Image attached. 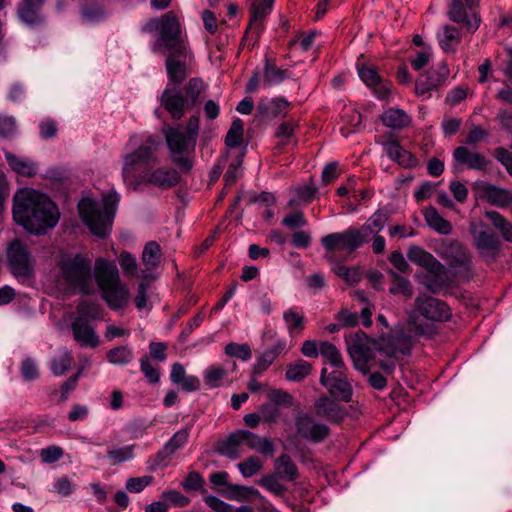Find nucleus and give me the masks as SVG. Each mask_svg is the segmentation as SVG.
<instances>
[{
	"instance_id": "1",
	"label": "nucleus",
	"mask_w": 512,
	"mask_h": 512,
	"mask_svg": "<svg viewBox=\"0 0 512 512\" xmlns=\"http://www.w3.org/2000/svg\"><path fill=\"white\" fill-rule=\"evenodd\" d=\"M160 142L156 136L148 135L140 140L137 136L130 138L123 154L122 180L125 187L131 191H138L146 185L161 189H169L179 182V174L173 168L156 167L158 164L156 153Z\"/></svg>"
},
{
	"instance_id": "2",
	"label": "nucleus",
	"mask_w": 512,
	"mask_h": 512,
	"mask_svg": "<svg viewBox=\"0 0 512 512\" xmlns=\"http://www.w3.org/2000/svg\"><path fill=\"white\" fill-rule=\"evenodd\" d=\"M59 215L55 203L34 189L23 188L14 195L13 218L32 234H42L55 227Z\"/></svg>"
},
{
	"instance_id": "3",
	"label": "nucleus",
	"mask_w": 512,
	"mask_h": 512,
	"mask_svg": "<svg viewBox=\"0 0 512 512\" xmlns=\"http://www.w3.org/2000/svg\"><path fill=\"white\" fill-rule=\"evenodd\" d=\"M119 201L120 195L113 189L103 195L101 203L91 198L79 202V214L94 235L105 237L110 232Z\"/></svg>"
},
{
	"instance_id": "4",
	"label": "nucleus",
	"mask_w": 512,
	"mask_h": 512,
	"mask_svg": "<svg viewBox=\"0 0 512 512\" xmlns=\"http://www.w3.org/2000/svg\"><path fill=\"white\" fill-rule=\"evenodd\" d=\"M94 277L102 298L113 309H123L130 300V292L126 285L120 282L116 264L104 258H98L94 265Z\"/></svg>"
},
{
	"instance_id": "5",
	"label": "nucleus",
	"mask_w": 512,
	"mask_h": 512,
	"mask_svg": "<svg viewBox=\"0 0 512 512\" xmlns=\"http://www.w3.org/2000/svg\"><path fill=\"white\" fill-rule=\"evenodd\" d=\"M199 132L198 116H191L185 127L168 126L163 129L172 161L182 170L189 171L192 162L184 155L193 151Z\"/></svg>"
},
{
	"instance_id": "6",
	"label": "nucleus",
	"mask_w": 512,
	"mask_h": 512,
	"mask_svg": "<svg viewBox=\"0 0 512 512\" xmlns=\"http://www.w3.org/2000/svg\"><path fill=\"white\" fill-rule=\"evenodd\" d=\"M147 32H158L152 50L155 53H162L163 49L171 48L184 41L182 37L181 24L173 11H169L158 18H152L144 26Z\"/></svg>"
},
{
	"instance_id": "7",
	"label": "nucleus",
	"mask_w": 512,
	"mask_h": 512,
	"mask_svg": "<svg viewBox=\"0 0 512 512\" xmlns=\"http://www.w3.org/2000/svg\"><path fill=\"white\" fill-rule=\"evenodd\" d=\"M408 259L426 270V274L417 275L419 281L432 293L438 292L443 285L445 267L431 253L412 245L407 252Z\"/></svg>"
},
{
	"instance_id": "8",
	"label": "nucleus",
	"mask_w": 512,
	"mask_h": 512,
	"mask_svg": "<svg viewBox=\"0 0 512 512\" xmlns=\"http://www.w3.org/2000/svg\"><path fill=\"white\" fill-rule=\"evenodd\" d=\"M60 272L65 281L83 293H90L94 289L91 273V262L84 256L63 255L59 263Z\"/></svg>"
},
{
	"instance_id": "9",
	"label": "nucleus",
	"mask_w": 512,
	"mask_h": 512,
	"mask_svg": "<svg viewBox=\"0 0 512 512\" xmlns=\"http://www.w3.org/2000/svg\"><path fill=\"white\" fill-rule=\"evenodd\" d=\"M7 260L11 273L20 282L30 283L34 279L35 261L20 241L10 243L7 248Z\"/></svg>"
},
{
	"instance_id": "10",
	"label": "nucleus",
	"mask_w": 512,
	"mask_h": 512,
	"mask_svg": "<svg viewBox=\"0 0 512 512\" xmlns=\"http://www.w3.org/2000/svg\"><path fill=\"white\" fill-rule=\"evenodd\" d=\"M435 252L449 266L459 272L472 269V256L468 248L456 239H441L435 246Z\"/></svg>"
},
{
	"instance_id": "11",
	"label": "nucleus",
	"mask_w": 512,
	"mask_h": 512,
	"mask_svg": "<svg viewBox=\"0 0 512 512\" xmlns=\"http://www.w3.org/2000/svg\"><path fill=\"white\" fill-rule=\"evenodd\" d=\"M469 232L479 256L489 262L495 261L501 253V242L498 236L481 221L470 222Z\"/></svg>"
},
{
	"instance_id": "12",
	"label": "nucleus",
	"mask_w": 512,
	"mask_h": 512,
	"mask_svg": "<svg viewBox=\"0 0 512 512\" xmlns=\"http://www.w3.org/2000/svg\"><path fill=\"white\" fill-rule=\"evenodd\" d=\"M418 316L434 322H443L450 319L451 311L443 301L426 294H420L415 299L414 311L410 316L413 325H416Z\"/></svg>"
},
{
	"instance_id": "13",
	"label": "nucleus",
	"mask_w": 512,
	"mask_h": 512,
	"mask_svg": "<svg viewBox=\"0 0 512 512\" xmlns=\"http://www.w3.org/2000/svg\"><path fill=\"white\" fill-rule=\"evenodd\" d=\"M364 243L361 234L354 227H349L343 232L328 234L321 239V244L327 251L341 250L354 252Z\"/></svg>"
},
{
	"instance_id": "14",
	"label": "nucleus",
	"mask_w": 512,
	"mask_h": 512,
	"mask_svg": "<svg viewBox=\"0 0 512 512\" xmlns=\"http://www.w3.org/2000/svg\"><path fill=\"white\" fill-rule=\"evenodd\" d=\"M450 21L462 24L469 33H474L481 24V17L477 8H468L462 0H451L446 11Z\"/></svg>"
},
{
	"instance_id": "15",
	"label": "nucleus",
	"mask_w": 512,
	"mask_h": 512,
	"mask_svg": "<svg viewBox=\"0 0 512 512\" xmlns=\"http://www.w3.org/2000/svg\"><path fill=\"white\" fill-rule=\"evenodd\" d=\"M412 337L403 329H394L389 335L383 337L379 344V350L386 356L398 359L408 355L413 347Z\"/></svg>"
},
{
	"instance_id": "16",
	"label": "nucleus",
	"mask_w": 512,
	"mask_h": 512,
	"mask_svg": "<svg viewBox=\"0 0 512 512\" xmlns=\"http://www.w3.org/2000/svg\"><path fill=\"white\" fill-rule=\"evenodd\" d=\"M320 383L329 390L331 395L338 396L344 402L352 400L353 391L344 373V367L334 368L329 374H327V369L323 368Z\"/></svg>"
},
{
	"instance_id": "17",
	"label": "nucleus",
	"mask_w": 512,
	"mask_h": 512,
	"mask_svg": "<svg viewBox=\"0 0 512 512\" xmlns=\"http://www.w3.org/2000/svg\"><path fill=\"white\" fill-rule=\"evenodd\" d=\"M161 102L167 112L175 120L181 119L185 111L192 108L189 100H186L181 94L179 87L167 85L164 89Z\"/></svg>"
},
{
	"instance_id": "18",
	"label": "nucleus",
	"mask_w": 512,
	"mask_h": 512,
	"mask_svg": "<svg viewBox=\"0 0 512 512\" xmlns=\"http://www.w3.org/2000/svg\"><path fill=\"white\" fill-rule=\"evenodd\" d=\"M476 189L482 199L496 207L506 208L512 205L511 190L498 187L485 181L477 183Z\"/></svg>"
},
{
	"instance_id": "19",
	"label": "nucleus",
	"mask_w": 512,
	"mask_h": 512,
	"mask_svg": "<svg viewBox=\"0 0 512 512\" xmlns=\"http://www.w3.org/2000/svg\"><path fill=\"white\" fill-rule=\"evenodd\" d=\"M368 337L365 333H356L349 344V354L353 360L354 366L362 373L368 371V361L371 357Z\"/></svg>"
},
{
	"instance_id": "20",
	"label": "nucleus",
	"mask_w": 512,
	"mask_h": 512,
	"mask_svg": "<svg viewBox=\"0 0 512 512\" xmlns=\"http://www.w3.org/2000/svg\"><path fill=\"white\" fill-rule=\"evenodd\" d=\"M453 159L455 161V171H460V166H465L471 170L483 171L489 164V160L483 154L471 151L465 146H459L454 150Z\"/></svg>"
},
{
	"instance_id": "21",
	"label": "nucleus",
	"mask_w": 512,
	"mask_h": 512,
	"mask_svg": "<svg viewBox=\"0 0 512 512\" xmlns=\"http://www.w3.org/2000/svg\"><path fill=\"white\" fill-rule=\"evenodd\" d=\"M275 0H253L250 9V21L246 34L258 38L263 30L265 18L272 12Z\"/></svg>"
},
{
	"instance_id": "22",
	"label": "nucleus",
	"mask_w": 512,
	"mask_h": 512,
	"mask_svg": "<svg viewBox=\"0 0 512 512\" xmlns=\"http://www.w3.org/2000/svg\"><path fill=\"white\" fill-rule=\"evenodd\" d=\"M297 433L310 441L321 442L329 435V427L316 422L308 415H301L296 420Z\"/></svg>"
},
{
	"instance_id": "23",
	"label": "nucleus",
	"mask_w": 512,
	"mask_h": 512,
	"mask_svg": "<svg viewBox=\"0 0 512 512\" xmlns=\"http://www.w3.org/2000/svg\"><path fill=\"white\" fill-rule=\"evenodd\" d=\"M190 434V428L186 427L177 431L171 439L164 445V447L158 451L155 457V463L157 466L165 467L169 464L174 453L182 448L188 441Z\"/></svg>"
},
{
	"instance_id": "24",
	"label": "nucleus",
	"mask_w": 512,
	"mask_h": 512,
	"mask_svg": "<svg viewBox=\"0 0 512 512\" xmlns=\"http://www.w3.org/2000/svg\"><path fill=\"white\" fill-rule=\"evenodd\" d=\"M74 340L82 347H97L99 337L87 319L75 317L71 323Z\"/></svg>"
},
{
	"instance_id": "25",
	"label": "nucleus",
	"mask_w": 512,
	"mask_h": 512,
	"mask_svg": "<svg viewBox=\"0 0 512 512\" xmlns=\"http://www.w3.org/2000/svg\"><path fill=\"white\" fill-rule=\"evenodd\" d=\"M462 37L461 29L451 24H443L436 33L438 45L445 54H455Z\"/></svg>"
},
{
	"instance_id": "26",
	"label": "nucleus",
	"mask_w": 512,
	"mask_h": 512,
	"mask_svg": "<svg viewBox=\"0 0 512 512\" xmlns=\"http://www.w3.org/2000/svg\"><path fill=\"white\" fill-rule=\"evenodd\" d=\"M389 218L390 212L387 209H378L369 217L364 225L357 229L361 234L362 240L365 243L369 242L374 234H378L383 230Z\"/></svg>"
},
{
	"instance_id": "27",
	"label": "nucleus",
	"mask_w": 512,
	"mask_h": 512,
	"mask_svg": "<svg viewBox=\"0 0 512 512\" xmlns=\"http://www.w3.org/2000/svg\"><path fill=\"white\" fill-rule=\"evenodd\" d=\"M4 157L9 167L18 175L33 177L37 174L38 165L28 157L18 156L8 150H4Z\"/></svg>"
},
{
	"instance_id": "28",
	"label": "nucleus",
	"mask_w": 512,
	"mask_h": 512,
	"mask_svg": "<svg viewBox=\"0 0 512 512\" xmlns=\"http://www.w3.org/2000/svg\"><path fill=\"white\" fill-rule=\"evenodd\" d=\"M290 109V103L284 98L261 99L257 110L261 117H284Z\"/></svg>"
},
{
	"instance_id": "29",
	"label": "nucleus",
	"mask_w": 512,
	"mask_h": 512,
	"mask_svg": "<svg viewBox=\"0 0 512 512\" xmlns=\"http://www.w3.org/2000/svg\"><path fill=\"white\" fill-rule=\"evenodd\" d=\"M170 380L179 385L186 392H195L200 389V380L197 376L187 375L185 368L180 363H174L170 372Z\"/></svg>"
},
{
	"instance_id": "30",
	"label": "nucleus",
	"mask_w": 512,
	"mask_h": 512,
	"mask_svg": "<svg viewBox=\"0 0 512 512\" xmlns=\"http://www.w3.org/2000/svg\"><path fill=\"white\" fill-rule=\"evenodd\" d=\"M245 445L242 430L232 433L229 437L221 440L216 445V451L229 459H237L242 454V446Z\"/></svg>"
},
{
	"instance_id": "31",
	"label": "nucleus",
	"mask_w": 512,
	"mask_h": 512,
	"mask_svg": "<svg viewBox=\"0 0 512 512\" xmlns=\"http://www.w3.org/2000/svg\"><path fill=\"white\" fill-rule=\"evenodd\" d=\"M244 444L251 450H255L266 457H272L275 453V446L269 438H262L248 430H242Z\"/></svg>"
},
{
	"instance_id": "32",
	"label": "nucleus",
	"mask_w": 512,
	"mask_h": 512,
	"mask_svg": "<svg viewBox=\"0 0 512 512\" xmlns=\"http://www.w3.org/2000/svg\"><path fill=\"white\" fill-rule=\"evenodd\" d=\"M316 414L328 420L339 422L344 416V410L332 398L321 397L315 402Z\"/></svg>"
},
{
	"instance_id": "33",
	"label": "nucleus",
	"mask_w": 512,
	"mask_h": 512,
	"mask_svg": "<svg viewBox=\"0 0 512 512\" xmlns=\"http://www.w3.org/2000/svg\"><path fill=\"white\" fill-rule=\"evenodd\" d=\"M284 481L294 482L298 476V468L287 454H282L274 462V473Z\"/></svg>"
},
{
	"instance_id": "34",
	"label": "nucleus",
	"mask_w": 512,
	"mask_h": 512,
	"mask_svg": "<svg viewBox=\"0 0 512 512\" xmlns=\"http://www.w3.org/2000/svg\"><path fill=\"white\" fill-rule=\"evenodd\" d=\"M381 121L386 127L401 130L411 124V117L402 109L388 108L381 115Z\"/></svg>"
},
{
	"instance_id": "35",
	"label": "nucleus",
	"mask_w": 512,
	"mask_h": 512,
	"mask_svg": "<svg viewBox=\"0 0 512 512\" xmlns=\"http://www.w3.org/2000/svg\"><path fill=\"white\" fill-rule=\"evenodd\" d=\"M384 153L393 161L403 166H411L416 162V159L403 149L398 141L392 140L383 143Z\"/></svg>"
},
{
	"instance_id": "36",
	"label": "nucleus",
	"mask_w": 512,
	"mask_h": 512,
	"mask_svg": "<svg viewBox=\"0 0 512 512\" xmlns=\"http://www.w3.org/2000/svg\"><path fill=\"white\" fill-rule=\"evenodd\" d=\"M228 373V368L223 365H211L203 373L204 383L210 389L221 387L226 383L229 384L231 381H228Z\"/></svg>"
},
{
	"instance_id": "37",
	"label": "nucleus",
	"mask_w": 512,
	"mask_h": 512,
	"mask_svg": "<svg viewBox=\"0 0 512 512\" xmlns=\"http://www.w3.org/2000/svg\"><path fill=\"white\" fill-rule=\"evenodd\" d=\"M73 360L74 359L70 350H68L66 347L59 348L55 355L51 358V372L56 377L63 376L70 369Z\"/></svg>"
},
{
	"instance_id": "38",
	"label": "nucleus",
	"mask_w": 512,
	"mask_h": 512,
	"mask_svg": "<svg viewBox=\"0 0 512 512\" xmlns=\"http://www.w3.org/2000/svg\"><path fill=\"white\" fill-rule=\"evenodd\" d=\"M43 0H22L18 14L20 19L28 25H34L41 21L40 8Z\"/></svg>"
},
{
	"instance_id": "39",
	"label": "nucleus",
	"mask_w": 512,
	"mask_h": 512,
	"mask_svg": "<svg viewBox=\"0 0 512 512\" xmlns=\"http://www.w3.org/2000/svg\"><path fill=\"white\" fill-rule=\"evenodd\" d=\"M424 219L427 225L441 235L452 233L451 223L444 219L434 207H428L424 211Z\"/></svg>"
},
{
	"instance_id": "40",
	"label": "nucleus",
	"mask_w": 512,
	"mask_h": 512,
	"mask_svg": "<svg viewBox=\"0 0 512 512\" xmlns=\"http://www.w3.org/2000/svg\"><path fill=\"white\" fill-rule=\"evenodd\" d=\"M167 51L169 52L167 58H172L176 64H180L188 68L191 67L194 55L185 40L175 44V46L171 48L163 49L161 54H165Z\"/></svg>"
},
{
	"instance_id": "41",
	"label": "nucleus",
	"mask_w": 512,
	"mask_h": 512,
	"mask_svg": "<svg viewBox=\"0 0 512 512\" xmlns=\"http://www.w3.org/2000/svg\"><path fill=\"white\" fill-rule=\"evenodd\" d=\"M485 217L490 220L496 230H498L502 238L512 243V223L497 211H486Z\"/></svg>"
},
{
	"instance_id": "42",
	"label": "nucleus",
	"mask_w": 512,
	"mask_h": 512,
	"mask_svg": "<svg viewBox=\"0 0 512 512\" xmlns=\"http://www.w3.org/2000/svg\"><path fill=\"white\" fill-rule=\"evenodd\" d=\"M283 320L290 336L299 334L304 329V314L298 308H290L283 313Z\"/></svg>"
},
{
	"instance_id": "43",
	"label": "nucleus",
	"mask_w": 512,
	"mask_h": 512,
	"mask_svg": "<svg viewBox=\"0 0 512 512\" xmlns=\"http://www.w3.org/2000/svg\"><path fill=\"white\" fill-rule=\"evenodd\" d=\"M166 70L169 79L167 85L178 87L186 79L189 68L176 64L172 58H166Z\"/></svg>"
},
{
	"instance_id": "44",
	"label": "nucleus",
	"mask_w": 512,
	"mask_h": 512,
	"mask_svg": "<svg viewBox=\"0 0 512 512\" xmlns=\"http://www.w3.org/2000/svg\"><path fill=\"white\" fill-rule=\"evenodd\" d=\"M161 247L155 241L148 242L142 252V262L147 270L155 269L161 262Z\"/></svg>"
},
{
	"instance_id": "45",
	"label": "nucleus",
	"mask_w": 512,
	"mask_h": 512,
	"mask_svg": "<svg viewBox=\"0 0 512 512\" xmlns=\"http://www.w3.org/2000/svg\"><path fill=\"white\" fill-rule=\"evenodd\" d=\"M320 354L325 359V363H329L334 368H343L344 362L339 350L330 342H321Z\"/></svg>"
},
{
	"instance_id": "46",
	"label": "nucleus",
	"mask_w": 512,
	"mask_h": 512,
	"mask_svg": "<svg viewBox=\"0 0 512 512\" xmlns=\"http://www.w3.org/2000/svg\"><path fill=\"white\" fill-rule=\"evenodd\" d=\"M312 370V366L304 360H298L287 366L286 378L289 381H301L305 379Z\"/></svg>"
},
{
	"instance_id": "47",
	"label": "nucleus",
	"mask_w": 512,
	"mask_h": 512,
	"mask_svg": "<svg viewBox=\"0 0 512 512\" xmlns=\"http://www.w3.org/2000/svg\"><path fill=\"white\" fill-rule=\"evenodd\" d=\"M281 480L282 479L275 474H267L260 479L259 485H261L273 495L277 497H283L287 491V488L281 482Z\"/></svg>"
},
{
	"instance_id": "48",
	"label": "nucleus",
	"mask_w": 512,
	"mask_h": 512,
	"mask_svg": "<svg viewBox=\"0 0 512 512\" xmlns=\"http://www.w3.org/2000/svg\"><path fill=\"white\" fill-rule=\"evenodd\" d=\"M75 490L76 485L68 478V476L63 475L54 479L50 491L62 498H66L71 496Z\"/></svg>"
},
{
	"instance_id": "49",
	"label": "nucleus",
	"mask_w": 512,
	"mask_h": 512,
	"mask_svg": "<svg viewBox=\"0 0 512 512\" xmlns=\"http://www.w3.org/2000/svg\"><path fill=\"white\" fill-rule=\"evenodd\" d=\"M389 275L392 277L393 285L389 291L391 294H403L407 297H411L413 294V288L410 281L396 272L390 270Z\"/></svg>"
},
{
	"instance_id": "50",
	"label": "nucleus",
	"mask_w": 512,
	"mask_h": 512,
	"mask_svg": "<svg viewBox=\"0 0 512 512\" xmlns=\"http://www.w3.org/2000/svg\"><path fill=\"white\" fill-rule=\"evenodd\" d=\"M133 359V353L127 346H119L107 352V360L114 365H126Z\"/></svg>"
},
{
	"instance_id": "51",
	"label": "nucleus",
	"mask_w": 512,
	"mask_h": 512,
	"mask_svg": "<svg viewBox=\"0 0 512 512\" xmlns=\"http://www.w3.org/2000/svg\"><path fill=\"white\" fill-rule=\"evenodd\" d=\"M287 77L286 71L278 68L266 59L264 67V82L269 85H278Z\"/></svg>"
},
{
	"instance_id": "52",
	"label": "nucleus",
	"mask_w": 512,
	"mask_h": 512,
	"mask_svg": "<svg viewBox=\"0 0 512 512\" xmlns=\"http://www.w3.org/2000/svg\"><path fill=\"white\" fill-rule=\"evenodd\" d=\"M107 456L113 465L129 461L134 457V445L108 449Z\"/></svg>"
},
{
	"instance_id": "53",
	"label": "nucleus",
	"mask_w": 512,
	"mask_h": 512,
	"mask_svg": "<svg viewBox=\"0 0 512 512\" xmlns=\"http://www.w3.org/2000/svg\"><path fill=\"white\" fill-rule=\"evenodd\" d=\"M244 133V125L241 119H235L227 135L225 137V143L228 147L234 148L241 144Z\"/></svg>"
},
{
	"instance_id": "54",
	"label": "nucleus",
	"mask_w": 512,
	"mask_h": 512,
	"mask_svg": "<svg viewBox=\"0 0 512 512\" xmlns=\"http://www.w3.org/2000/svg\"><path fill=\"white\" fill-rule=\"evenodd\" d=\"M237 467L243 477L250 478L262 470L263 462L256 456H250L243 462L238 463Z\"/></svg>"
},
{
	"instance_id": "55",
	"label": "nucleus",
	"mask_w": 512,
	"mask_h": 512,
	"mask_svg": "<svg viewBox=\"0 0 512 512\" xmlns=\"http://www.w3.org/2000/svg\"><path fill=\"white\" fill-rule=\"evenodd\" d=\"M249 496L258 497L263 500V496H261L260 492L253 487H242L238 485H231L229 487V492L227 493V497L233 500L244 501Z\"/></svg>"
},
{
	"instance_id": "56",
	"label": "nucleus",
	"mask_w": 512,
	"mask_h": 512,
	"mask_svg": "<svg viewBox=\"0 0 512 512\" xmlns=\"http://www.w3.org/2000/svg\"><path fill=\"white\" fill-rule=\"evenodd\" d=\"M92 321L99 318V307L97 304L92 302L83 301L78 304L76 308V316Z\"/></svg>"
},
{
	"instance_id": "57",
	"label": "nucleus",
	"mask_w": 512,
	"mask_h": 512,
	"mask_svg": "<svg viewBox=\"0 0 512 512\" xmlns=\"http://www.w3.org/2000/svg\"><path fill=\"white\" fill-rule=\"evenodd\" d=\"M204 89V83L198 78H192L189 80L186 86V100H189L191 107H194L198 101V98Z\"/></svg>"
},
{
	"instance_id": "58",
	"label": "nucleus",
	"mask_w": 512,
	"mask_h": 512,
	"mask_svg": "<svg viewBox=\"0 0 512 512\" xmlns=\"http://www.w3.org/2000/svg\"><path fill=\"white\" fill-rule=\"evenodd\" d=\"M357 70L361 80L370 88L381 80L377 71L371 66L358 63Z\"/></svg>"
},
{
	"instance_id": "59",
	"label": "nucleus",
	"mask_w": 512,
	"mask_h": 512,
	"mask_svg": "<svg viewBox=\"0 0 512 512\" xmlns=\"http://www.w3.org/2000/svg\"><path fill=\"white\" fill-rule=\"evenodd\" d=\"M225 353L228 356L236 357L247 361L251 358V349L248 344H237V343H229L225 347Z\"/></svg>"
},
{
	"instance_id": "60",
	"label": "nucleus",
	"mask_w": 512,
	"mask_h": 512,
	"mask_svg": "<svg viewBox=\"0 0 512 512\" xmlns=\"http://www.w3.org/2000/svg\"><path fill=\"white\" fill-rule=\"evenodd\" d=\"M270 402L274 405L291 406L293 404V396L281 389H270L267 395Z\"/></svg>"
},
{
	"instance_id": "61",
	"label": "nucleus",
	"mask_w": 512,
	"mask_h": 512,
	"mask_svg": "<svg viewBox=\"0 0 512 512\" xmlns=\"http://www.w3.org/2000/svg\"><path fill=\"white\" fill-rule=\"evenodd\" d=\"M39 455L43 463L51 464L60 460L64 455V451L60 446L51 445L41 449Z\"/></svg>"
},
{
	"instance_id": "62",
	"label": "nucleus",
	"mask_w": 512,
	"mask_h": 512,
	"mask_svg": "<svg viewBox=\"0 0 512 512\" xmlns=\"http://www.w3.org/2000/svg\"><path fill=\"white\" fill-rule=\"evenodd\" d=\"M153 481V477L145 475L142 477L129 478L126 482V489L131 493H140Z\"/></svg>"
},
{
	"instance_id": "63",
	"label": "nucleus",
	"mask_w": 512,
	"mask_h": 512,
	"mask_svg": "<svg viewBox=\"0 0 512 512\" xmlns=\"http://www.w3.org/2000/svg\"><path fill=\"white\" fill-rule=\"evenodd\" d=\"M161 497L175 507H185L190 502L185 495L176 490H166L161 494Z\"/></svg>"
},
{
	"instance_id": "64",
	"label": "nucleus",
	"mask_w": 512,
	"mask_h": 512,
	"mask_svg": "<svg viewBox=\"0 0 512 512\" xmlns=\"http://www.w3.org/2000/svg\"><path fill=\"white\" fill-rule=\"evenodd\" d=\"M15 119L8 115H0V137L8 138L16 133Z\"/></svg>"
}]
</instances>
